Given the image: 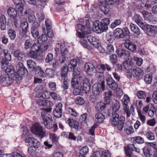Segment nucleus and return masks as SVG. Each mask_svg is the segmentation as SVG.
Segmentation results:
<instances>
[{
	"mask_svg": "<svg viewBox=\"0 0 157 157\" xmlns=\"http://www.w3.org/2000/svg\"><path fill=\"white\" fill-rule=\"evenodd\" d=\"M113 110L114 112L112 113V119L111 120V123L114 126L117 125L119 130L121 131L122 130L124 122L125 120L124 117L119 116L116 112L119 109V103L118 101H115L113 103Z\"/></svg>",
	"mask_w": 157,
	"mask_h": 157,
	"instance_id": "obj_1",
	"label": "nucleus"
},
{
	"mask_svg": "<svg viewBox=\"0 0 157 157\" xmlns=\"http://www.w3.org/2000/svg\"><path fill=\"white\" fill-rule=\"evenodd\" d=\"M110 20L108 18H105L101 21H95L93 24V28L97 33H100L107 30L109 25Z\"/></svg>",
	"mask_w": 157,
	"mask_h": 157,
	"instance_id": "obj_2",
	"label": "nucleus"
},
{
	"mask_svg": "<svg viewBox=\"0 0 157 157\" xmlns=\"http://www.w3.org/2000/svg\"><path fill=\"white\" fill-rule=\"evenodd\" d=\"M23 134L25 138V141L31 147L35 148H38L40 146V143L36 139L32 137L29 134V131L26 127L21 129Z\"/></svg>",
	"mask_w": 157,
	"mask_h": 157,
	"instance_id": "obj_3",
	"label": "nucleus"
},
{
	"mask_svg": "<svg viewBox=\"0 0 157 157\" xmlns=\"http://www.w3.org/2000/svg\"><path fill=\"white\" fill-rule=\"evenodd\" d=\"M41 110V116L43 118L44 125L48 129H51L52 127V117L48 113L51 111L52 108H42Z\"/></svg>",
	"mask_w": 157,
	"mask_h": 157,
	"instance_id": "obj_4",
	"label": "nucleus"
},
{
	"mask_svg": "<svg viewBox=\"0 0 157 157\" xmlns=\"http://www.w3.org/2000/svg\"><path fill=\"white\" fill-rule=\"evenodd\" d=\"M16 69L17 72H15V74H14V75L13 74L12 78L13 80H16L17 79L21 80L22 77L27 72V70L22 63L20 62L17 64Z\"/></svg>",
	"mask_w": 157,
	"mask_h": 157,
	"instance_id": "obj_5",
	"label": "nucleus"
},
{
	"mask_svg": "<svg viewBox=\"0 0 157 157\" xmlns=\"http://www.w3.org/2000/svg\"><path fill=\"white\" fill-rule=\"evenodd\" d=\"M42 87L40 85L36 86L35 89V90L37 92L36 96L39 98H43L48 99L50 98V92L45 90H43Z\"/></svg>",
	"mask_w": 157,
	"mask_h": 157,
	"instance_id": "obj_6",
	"label": "nucleus"
},
{
	"mask_svg": "<svg viewBox=\"0 0 157 157\" xmlns=\"http://www.w3.org/2000/svg\"><path fill=\"white\" fill-rule=\"evenodd\" d=\"M13 1L15 5V9L17 12L18 15L19 16H23L25 1L24 0H13Z\"/></svg>",
	"mask_w": 157,
	"mask_h": 157,
	"instance_id": "obj_7",
	"label": "nucleus"
},
{
	"mask_svg": "<svg viewBox=\"0 0 157 157\" xmlns=\"http://www.w3.org/2000/svg\"><path fill=\"white\" fill-rule=\"evenodd\" d=\"M32 132L36 135H38L41 137H43L45 133L43 130L42 126L38 123L33 124L31 129Z\"/></svg>",
	"mask_w": 157,
	"mask_h": 157,
	"instance_id": "obj_8",
	"label": "nucleus"
},
{
	"mask_svg": "<svg viewBox=\"0 0 157 157\" xmlns=\"http://www.w3.org/2000/svg\"><path fill=\"white\" fill-rule=\"evenodd\" d=\"M84 70L89 75H92L96 71L95 67L90 63H86L84 65Z\"/></svg>",
	"mask_w": 157,
	"mask_h": 157,
	"instance_id": "obj_9",
	"label": "nucleus"
},
{
	"mask_svg": "<svg viewBox=\"0 0 157 157\" xmlns=\"http://www.w3.org/2000/svg\"><path fill=\"white\" fill-rule=\"evenodd\" d=\"M105 85L104 82L101 83H95L93 86V93L94 95L98 94L101 89L104 90Z\"/></svg>",
	"mask_w": 157,
	"mask_h": 157,
	"instance_id": "obj_10",
	"label": "nucleus"
},
{
	"mask_svg": "<svg viewBox=\"0 0 157 157\" xmlns=\"http://www.w3.org/2000/svg\"><path fill=\"white\" fill-rule=\"evenodd\" d=\"M62 104L60 103H59L55 105L53 110V113L55 117L57 118H60L62 116Z\"/></svg>",
	"mask_w": 157,
	"mask_h": 157,
	"instance_id": "obj_11",
	"label": "nucleus"
},
{
	"mask_svg": "<svg viewBox=\"0 0 157 157\" xmlns=\"http://www.w3.org/2000/svg\"><path fill=\"white\" fill-rule=\"evenodd\" d=\"M133 19L135 20V22L142 29H145V25L142 22L143 18L140 15L135 14L133 17Z\"/></svg>",
	"mask_w": 157,
	"mask_h": 157,
	"instance_id": "obj_12",
	"label": "nucleus"
},
{
	"mask_svg": "<svg viewBox=\"0 0 157 157\" xmlns=\"http://www.w3.org/2000/svg\"><path fill=\"white\" fill-rule=\"evenodd\" d=\"M82 86L84 92L87 93L90 90V84L89 80L87 78H85L83 80L82 79Z\"/></svg>",
	"mask_w": 157,
	"mask_h": 157,
	"instance_id": "obj_13",
	"label": "nucleus"
},
{
	"mask_svg": "<svg viewBox=\"0 0 157 157\" xmlns=\"http://www.w3.org/2000/svg\"><path fill=\"white\" fill-rule=\"evenodd\" d=\"M106 82L109 88L113 90H115L118 87L117 83L111 78H107Z\"/></svg>",
	"mask_w": 157,
	"mask_h": 157,
	"instance_id": "obj_14",
	"label": "nucleus"
},
{
	"mask_svg": "<svg viewBox=\"0 0 157 157\" xmlns=\"http://www.w3.org/2000/svg\"><path fill=\"white\" fill-rule=\"evenodd\" d=\"M125 47L131 52H134L136 50V47L135 44L129 40H126L124 43Z\"/></svg>",
	"mask_w": 157,
	"mask_h": 157,
	"instance_id": "obj_15",
	"label": "nucleus"
},
{
	"mask_svg": "<svg viewBox=\"0 0 157 157\" xmlns=\"http://www.w3.org/2000/svg\"><path fill=\"white\" fill-rule=\"evenodd\" d=\"M82 78L80 76L73 77L71 81V85L74 88L82 86L81 84Z\"/></svg>",
	"mask_w": 157,
	"mask_h": 157,
	"instance_id": "obj_16",
	"label": "nucleus"
},
{
	"mask_svg": "<svg viewBox=\"0 0 157 157\" xmlns=\"http://www.w3.org/2000/svg\"><path fill=\"white\" fill-rule=\"evenodd\" d=\"M110 154L108 151H104L102 152L101 155L99 151H96L94 152L91 157H110Z\"/></svg>",
	"mask_w": 157,
	"mask_h": 157,
	"instance_id": "obj_17",
	"label": "nucleus"
},
{
	"mask_svg": "<svg viewBox=\"0 0 157 157\" xmlns=\"http://www.w3.org/2000/svg\"><path fill=\"white\" fill-rule=\"evenodd\" d=\"M87 38L89 43L93 45L95 47H96V46L99 44V40L97 37L89 35L87 36Z\"/></svg>",
	"mask_w": 157,
	"mask_h": 157,
	"instance_id": "obj_18",
	"label": "nucleus"
},
{
	"mask_svg": "<svg viewBox=\"0 0 157 157\" xmlns=\"http://www.w3.org/2000/svg\"><path fill=\"white\" fill-rule=\"evenodd\" d=\"M132 71L134 76L140 78L142 77L144 75L143 71L139 67L134 68L132 69Z\"/></svg>",
	"mask_w": 157,
	"mask_h": 157,
	"instance_id": "obj_19",
	"label": "nucleus"
},
{
	"mask_svg": "<svg viewBox=\"0 0 157 157\" xmlns=\"http://www.w3.org/2000/svg\"><path fill=\"white\" fill-rule=\"evenodd\" d=\"M117 54L119 57L124 56V59L127 58H128L130 56V53L129 52L124 49L118 50L117 52Z\"/></svg>",
	"mask_w": 157,
	"mask_h": 157,
	"instance_id": "obj_20",
	"label": "nucleus"
},
{
	"mask_svg": "<svg viewBox=\"0 0 157 157\" xmlns=\"http://www.w3.org/2000/svg\"><path fill=\"white\" fill-rule=\"evenodd\" d=\"M12 81L8 77H1L0 78V84L4 86H8L11 84Z\"/></svg>",
	"mask_w": 157,
	"mask_h": 157,
	"instance_id": "obj_21",
	"label": "nucleus"
},
{
	"mask_svg": "<svg viewBox=\"0 0 157 157\" xmlns=\"http://www.w3.org/2000/svg\"><path fill=\"white\" fill-rule=\"evenodd\" d=\"M99 8L105 14H108L110 11V8L109 5L105 2H101L99 4Z\"/></svg>",
	"mask_w": 157,
	"mask_h": 157,
	"instance_id": "obj_22",
	"label": "nucleus"
},
{
	"mask_svg": "<svg viewBox=\"0 0 157 157\" xmlns=\"http://www.w3.org/2000/svg\"><path fill=\"white\" fill-rule=\"evenodd\" d=\"M4 71H5L6 73L9 75L10 77L12 80H13V79L12 76L13 75V74L14 75V74H15V72L14 71L13 67L11 65L9 66Z\"/></svg>",
	"mask_w": 157,
	"mask_h": 157,
	"instance_id": "obj_23",
	"label": "nucleus"
},
{
	"mask_svg": "<svg viewBox=\"0 0 157 157\" xmlns=\"http://www.w3.org/2000/svg\"><path fill=\"white\" fill-rule=\"evenodd\" d=\"M34 70L35 75L36 76L42 78L44 77V73L40 67H36Z\"/></svg>",
	"mask_w": 157,
	"mask_h": 157,
	"instance_id": "obj_24",
	"label": "nucleus"
},
{
	"mask_svg": "<svg viewBox=\"0 0 157 157\" xmlns=\"http://www.w3.org/2000/svg\"><path fill=\"white\" fill-rule=\"evenodd\" d=\"M7 13L11 18H15L18 15L17 12L15 9L12 7H10L7 10Z\"/></svg>",
	"mask_w": 157,
	"mask_h": 157,
	"instance_id": "obj_25",
	"label": "nucleus"
},
{
	"mask_svg": "<svg viewBox=\"0 0 157 157\" xmlns=\"http://www.w3.org/2000/svg\"><path fill=\"white\" fill-rule=\"evenodd\" d=\"M0 22L1 29L3 30H5L6 21V17L4 15H1L0 16Z\"/></svg>",
	"mask_w": 157,
	"mask_h": 157,
	"instance_id": "obj_26",
	"label": "nucleus"
},
{
	"mask_svg": "<svg viewBox=\"0 0 157 157\" xmlns=\"http://www.w3.org/2000/svg\"><path fill=\"white\" fill-rule=\"evenodd\" d=\"M130 28L131 31L137 36L140 34V30L138 27L134 24L131 23L130 25Z\"/></svg>",
	"mask_w": 157,
	"mask_h": 157,
	"instance_id": "obj_27",
	"label": "nucleus"
},
{
	"mask_svg": "<svg viewBox=\"0 0 157 157\" xmlns=\"http://www.w3.org/2000/svg\"><path fill=\"white\" fill-rule=\"evenodd\" d=\"M14 56L17 59H23L26 57V56L24 53L19 50H17L14 52Z\"/></svg>",
	"mask_w": 157,
	"mask_h": 157,
	"instance_id": "obj_28",
	"label": "nucleus"
},
{
	"mask_svg": "<svg viewBox=\"0 0 157 157\" xmlns=\"http://www.w3.org/2000/svg\"><path fill=\"white\" fill-rule=\"evenodd\" d=\"M95 121L98 123L102 122L105 119V116L101 113H97L95 115Z\"/></svg>",
	"mask_w": 157,
	"mask_h": 157,
	"instance_id": "obj_29",
	"label": "nucleus"
},
{
	"mask_svg": "<svg viewBox=\"0 0 157 157\" xmlns=\"http://www.w3.org/2000/svg\"><path fill=\"white\" fill-rule=\"evenodd\" d=\"M122 29L118 28L116 29L114 31V35L117 39L123 38Z\"/></svg>",
	"mask_w": 157,
	"mask_h": 157,
	"instance_id": "obj_30",
	"label": "nucleus"
},
{
	"mask_svg": "<svg viewBox=\"0 0 157 157\" xmlns=\"http://www.w3.org/2000/svg\"><path fill=\"white\" fill-rule=\"evenodd\" d=\"M131 59H127L123 63L124 68L127 70H130L133 65Z\"/></svg>",
	"mask_w": 157,
	"mask_h": 157,
	"instance_id": "obj_31",
	"label": "nucleus"
},
{
	"mask_svg": "<svg viewBox=\"0 0 157 157\" xmlns=\"http://www.w3.org/2000/svg\"><path fill=\"white\" fill-rule=\"evenodd\" d=\"M129 101L130 99L129 97L127 95H124L123 99L122 100L124 109H126L128 104Z\"/></svg>",
	"mask_w": 157,
	"mask_h": 157,
	"instance_id": "obj_32",
	"label": "nucleus"
},
{
	"mask_svg": "<svg viewBox=\"0 0 157 157\" xmlns=\"http://www.w3.org/2000/svg\"><path fill=\"white\" fill-rule=\"evenodd\" d=\"M105 104L103 102L99 101L97 102L96 105V110L98 111H102L105 107Z\"/></svg>",
	"mask_w": 157,
	"mask_h": 157,
	"instance_id": "obj_33",
	"label": "nucleus"
},
{
	"mask_svg": "<svg viewBox=\"0 0 157 157\" xmlns=\"http://www.w3.org/2000/svg\"><path fill=\"white\" fill-rule=\"evenodd\" d=\"M22 29V33L25 35L29 29V25L28 23L26 21H25L21 23L20 25Z\"/></svg>",
	"mask_w": 157,
	"mask_h": 157,
	"instance_id": "obj_34",
	"label": "nucleus"
},
{
	"mask_svg": "<svg viewBox=\"0 0 157 157\" xmlns=\"http://www.w3.org/2000/svg\"><path fill=\"white\" fill-rule=\"evenodd\" d=\"M115 36L111 32H109V33L107 34L105 36V39L107 41H108L110 43H112L115 39Z\"/></svg>",
	"mask_w": 157,
	"mask_h": 157,
	"instance_id": "obj_35",
	"label": "nucleus"
},
{
	"mask_svg": "<svg viewBox=\"0 0 157 157\" xmlns=\"http://www.w3.org/2000/svg\"><path fill=\"white\" fill-rule=\"evenodd\" d=\"M122 29L123 38L125 37L129 38L130 36V33L127 27H125L123 28Z\"/></svg>",
	"mask_w": 157,
	"mask_h": 157,
	"instance_id": "obj_36",
	"label": "nucleus"
},
{
	"mask_svg": "<svg viewBox=\"0 0 157 157\" xmlns=\"http://www.w3.org/2000/svg\"><path fill=\"white\" fill-rule=\"evenodd\" d=\"M33 43L34 41L31 39H29L26 40L25 43V48L27 50L31 48Z\"/></svg>",
	"mask_w": 157,
	"mask_h": 157,
	"instance_id": "obj_37",
	"label": "nucleus"
},
{
	"mask_svg": "<svg viewBox=\"0 0 157 157\" xmlns=\"http://www.w3.org/2000/svg\"><path fill=\"white\" fill-rule=\"evenodd\" d=\"M7 34L11 40H13L15 39L16 35V32L14 30L12 29H9L8 31Z\"/></svg>",
	"mask_w": 157,
	"mask_h": 157,
	"instance_id": "obj_38",
	"label": "nucleus"
},
{
	"mask_svg": "<svg viewBox=\"0 0 157 157\" xmlns=\"http://www.w3.org/2000/svg\"><path fill=\"white\" fill-rule=\"evenodd\" d=\"M40 48H41V44L38 42L34 43L31 48V49L37 52L38 51H40Z\"/></svg>",
	"mask_w": 157,
	"mask_h": 157,
	"instance_id": "obj_39",
	"label": "nucleus"
},
{
	"mask_svg": "<svg viewBox=\"0 0 157 157\" xmlns=\"http://www.w3.org/2000/svg\"><path fill=\"white\" fill-rule=\"evenodd\" d=\"M65 59H45L46 63L53 62L52 66L53 67H55L58 64V61H59L61 63L64 62Z\"/></svg>",
	"mask_w": 157,
	"mask_h": 157,
	"instance_id": "obj_40",
	"label": "nucleus"
},
{
	"mask_svg": "<svg viewBox=\"0 0 157 157\" xmlns=\"http://www.w3.org/2000/svg\"><path fill=\"white\" fill-rule=\"evenodd\" d=\"M113 93L111 91L108 90L107 91L105 92V97H104V99L105 101H106V103L109 104L110 102L109 98L112 96Z\"/></svg>",
	"mask_w": 157,
	"mask_h": 157,
	"instance_id": "obj_41",
	"label": "nucleus"
},
{
	"mask_svg": "<svg viewBox=\"0 0 157 157\" xmlns=\"http://www.w3.org/2000/svg\"><path fill=\"white\" fill-rule=\"evenodd\" d=\"M9 52V51L7 50H4V51H2L1 47L0 46V56L1 55L3 52L5 58V59H11V54Z\"/></svg>",
	"mask_w": 157,
	"mask_h": 157,
	"instance_id": "obj_42",
	"label": "nucleus"
},
{
	"mask_svg": "<svg viewBox=\"0 0 157 157\" xmlns=\"http://www.w3.org/2000/svg\"><path fill=\"white\" fill-rule=\"evenodd\" d=\"M79 43L84 48H86L89 50H91L92 49L91 47L88 44L87 40L84 39H81Z\"/></svg>",
	"mask_w": 157,
	"mask_h": 157,
	"instance_id": "obj_43",
	"label": "nucleus"
},
{
	"mask_svg": "<svg viewBox=\"0 0 157 157\" xmlns=\"http://www.w3.org/2000/svg\"><path fill=\"white\" fill-rule=\"evenodd\" d=\"M124 130L125 133L129 135L132 134L134 132V129L132 126H127L126 127H124Z\"/></svg>",
	"mask_w": 157,
	"mask_h": 157,
	"instance_id": "obj_44",
	"label": "nucleus"
},
{
	"mask_svg": "<svg viewBox=\"0 0 157 157\" xmlns=\"http://www.w3.org/2000/svg\"><path fill=\"white\" fill-rule=\"evenodd\" d=\"M37 56V52L31 49L29 52L27 54V56L26 57V58H33L35 59L36 58Z\"/></svg>",
	"mask_w": 157,
	"mask_h": 157,
	"instance_id": "obj_45",
	"label": "nucleus"
},
{
	"mask_svg": "<svg viewBox=\"0 0 157 157\" xmlns=\"http://www.w3.org/2000/svg\"><path fill=\"white\" fill-rule=\"evenodd\" d=\"M31 33L34 38L35 39H38L39 32L37 29H34L33 28H31Z\"/></svg>",
	"mask_w": 157,
	"mask_h": 157,
	"instance_id": "obj_46",
	"label": "nucleus"
},
{
	"mask_svg": "<svg viewBox=\"0 0 157 157\" xmlns=\"http://www.w3.org/2000/svg\"><path fill=\"white\" fill-rule=\"evenodd\" d=\"M50 96L54 100L56 101H61L62 99L59 95L53 92H50Z\"/></svg>",
	"mask_w": 157,
	"mask_h": 157,
	"instance_id": "obj_47",
	"label": "nucleus"
},
{
	"mask_svg": "<svg viewBox=\"0 0 157 157\" xmlns=\"http://www.w3.org/2000/svg\"><path fill=\"white\" fill-rule=\"evenodd\" d=\"M75 88L73 91V93L74 95H80L81 93L83 92V91H84L82 86H80L79 87H77Z\"/></svg>",
	"mask_w": 157,
	"mask_h": 157,
	"instance_id": "obj_48",
	"label": "nucleus"
},
{
	"mask_svg": "<svg viewBox=\"0 0 157 157\" xmlns=\"http://www.w3.org/2000/svg\"><path fill=\"white\" fill-rule=\"evenodd\" d=\"M115 90V91L114 93V96L117 97H120L123 95V92L122 90L120 87H118Z\"/></svg>",
	"mask_w": 157,
	"mask_h": 157,
	"instance_id": "obj_49",
	"label": "nucleus"
},
{
	"mask_svg": "<svg viewBox=\"0 0 157 157\" xmlns=\"http://www.w3.org/2000/svg\"><path fill=\"white\" fill-rule=\"evenodd\" d=\"M11 59L9 60L10 61ZM9 61L7 59H2L1 61V68L2 70H4L8 66L9 63Z\"/></svg>",
	"mask_w": 157,
	"mask_h": 157,
	"instance_id": "obj_50",
	"label": "nucleus"
},
{
	"mask_svg": "<svg viewBox=\"0 0 157 157\" xmlns=\"http://www.w3.org/2000/svg\"><path fill=\"white\" fill-rule=\"evenodd\" d=\"M48 40V36L46 34H42L40 37L38 39V42L40 44L44 43L46 42Z\"/></svg>",
	"mask_w": 157,
	"mask_h": 157,
	"instance_id": "obj_51",
	"label": "nucleus"
},
{
	"mask_svg": "<svg viewBox=\"0 0 157 157\" xmlns=\"http://www.w3.org/2000/svg\"><path fill=\"white\" fill-rule=\"evenodd\" d=\"M61 52L59 59H66L68 52V50L67 49H65L64 50L61 51Z\"/></svg>",
	"mask_w": 157,
	"mask_h": 157,
	"instance_id": "obj_52",
	"label": "nucleus"
},
{
	"mask_svg": "<svg viewBox=\"0 0 157 157\" xmlns=\"http://www.w3.org/2000/svg\"><path fill=\"white\" fill-rule=\"evenodd\" d=\"M36 1H39L43 4L46 2V0H29L28 1V2L30 4L36 6L37 5Z\"/></svg>",
	"mask_w": 157,
	"mask_h": 157,
	"instance_id": "obj_53",
	"label": "nucleus"
},
{
	"mask_svg": "<svg viewBox=\"0 0 157 157\" xmlns=\"http://www.w3.org/2000/svg\"><path fill=\"white\" fill-rule=\"evenodd\" d=\"M86 28L84 25L79 24L77 25V31H79L81 32H87Z\"/></svg>",
	"mask_w": 157,
	"mask_h": 157,
	"instance_id": "obj_54",
	"label": "nucleus"
},
{
	"mask_svg": "<svg viewBox=\"0 0 157 157\" xmlns=\"http://www.w3.org/2000/svg\"><path fill=\"white\" fill-rule=\"evenodd\" d=\"M28 65L30 68H32L33 69H34L36 66L35 62L33 61L32 59H29L27 62Z\"/></svg>",
	"mask_w": 157,
	"mask_h": 157,
	"instance_id": "obj_55",
	"label": "nucleus"
},
{
	"mask_svg": "<svg viewBox=\"0 0 157 157\" xmlns=\"http://www.w3.org/2000/svg\"><path fill=\"white\" fill-rule=\"evenodd\" d=\"M67 66H65L63 67L61 69V75L62 77L67 78Z\"/></svg>",
	"mask_w": 157,
	"mask_h": 157,
	"instance_id": "obj_56",
	"label": "nucleus"
},
{
	"mask_svg": "<svg viewBox=\"0 0 157 157\" xmlns=\"http://www.w3.org/2000/svg\"><path fill=\"white\" fill-rule=\"evenodd\" d=\"M155 67L152 64H150L149 67L145 69V71L147 72H151V73H153L155 72Z\"/></svg>",
	"mask_w": 157,
	"mask_h": 157,
	"instance_id": "obj_57",
	"label": "nucleus"
},
{
	"mask_svg": "<svg viewBox=\"0 0 157 157\" xmlns=\"http://www.w3.org/2000/svg\"><path fill=\"white\" fill-rule=\"evenodd\" d=\"M138 116L140 119L142 123L144 124L145 123L146 120L145 116L144 115L143 113L140 111H138Z\"/></svg>",
	"mask_w": 157,
	"mask_h": 157,
	"instance_id": "obj_58",
	"label": "nucleus"
},
{
	"mask_svg": "<svg viewBox=\"0 0 157 157\" xmlns=\"http://www.w3.org/2000/svg\"><path fill=\"white\" fill-rule=\"evenodd\" d=\"M45 72L46 74L50 77H53L54 75V71L52 69H47Z\"/></svg>",
	"mask_w": 157,
	"mask_h": 157,
	"instance_id": "obj_59",
	"label": "nucleus"
},
{
	"mask_svg": "<svg viewBox=\"0 0 157 157\" xmlns=\"http://www.w3.org/2000/svg\"><path fill=\"white\" fill-rule=\"evenodd\" d=\"M152 76L149 74L146 75L144 77V81L148 84L151 83L152 81Z\"/></svg>",
	"mask_w": 157,
	"mask_h": 157,
	"instance_id": "obj_60",
	"label": "nucleus"
},
{
	"mask_svg": "<svg viewBox=\"0 0 157 157\" xmlns=\"http://www.w3.org/2000/svg\"><path fill=\"white\" fill-rule=\"evenodd\" d=\"M41 44V48H40V52H44L48 49L49 45L48 43H44Z\"/></svg>",
	"mask_w": 157,
	"mask_h": 157,
	"instance_id": "obj_61",
	"label": "nucleus"
},
{
	"mask_svg": "<svg viewBox=\"0 0 157 157\" xmlns=\"http://www.w3.org/2000/svg\"><path fill=\"white\" fill-rule=\"evenodd\" d=\"M150 148L149 147H144L143 151L144 155L146 157H151V155L150 152Z\"/></svg>",
	"mask_w": 157,
	"mask_h": 157,
	"instance_id": "obj_62",
	"label": "nucleus"
},
{
	"mask_svg": "<svg viewBox=\"0 0 157 157\" xmlns=\"http://www.w3.org/2000/svg\"><path fill=\"white\" fill-rule=\"evenodd\" d=\"M137 96L139 98L144 99L146 97L145 92L142 91H139L137 93Z\"/></svg>",
	"mask_w": 157,
	"mask_h": 157,
	"instance_id": "obj_63",
	"label": "nucleus"
},
{
	"mask_svg": "<svg viewBox=\"0 0 157 157\" xmlns=\"http://www.w3.org/2000/svg\"><path fill=\"white\" fill-rule=\"evenodd\" d=\"M50 138L53 143L56 142L58 141V137L54 133H50L49 135Z\"/></svg>",
	"mask_w": 157,
	"mask_h": 157,
	"instance_id": "obj_64",
	"label": "nucleus"
}]
</instances>
